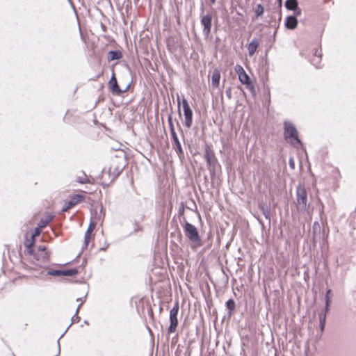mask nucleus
Instances as JSON below:
<instances>
[{
  "label": "nucleus",
  "instance_id": "obj_32",
  "mask_svg": "<svg viewBox=\"0 0 356 356\" xmlns=\"http://www.w3.org/2000/svg\"><path fill=\"white\" fill-rule=\"evenodd\" d=\"M45 225H46V222H41V225H40V227H44Z\"/></svg>",
  "mask_w": 356,
  "mask_h": 356
},
{
  "label": "nucleus",
  "instance_id": "obj_28",
  "mask_svg": "<svg viewBox=\"0 0 356 356\" xmlns=\"http://www.w3.org/2000/svg\"><path fill=\"white\" fill-rule=\"evenodd\" d=\"M33 243V241L32 243H31L29 245H27V250L28 252L30 253V254H33V249L31 248L32 245Z\"/></svg>",
  "mask_w": 356,
  "mask_h": 356
},
{
  "label": "nucleus",
  "instance_id": "obj_16",
  "mask_svg": "<svg viewBox=\"0 0 356 356\" xmlns=\"http://www.w3.org/2000/svg\"><path fill=\"white\" fill-rule=\"evenodd\" d=\"M122 54L118 51H111L108 53V59L110 60H118L121 58Z\"/></svg>",
  "mask_w": 356,
  "mask_h": 356
},
{
  "label": "nucleus",
  "instance_id": "obj_19",
  "mask_svg": "<svg viewBox=\"0 0 356 356\" xmlns=\"http://www.w3.org/2000/svg\"><path fill=\"white\" fill-rule=\"evenodd\" d=\"M325 319H326V314H321L319 315V321H320V327L321 332L324 330L325 325Z\"/></svg>",
  "mask_w": 356,
  "mask_h": 356
},
{
  "label": "nucleus",
  "instance_id": "obj_31",
  "mask_svg": "<svg viewBox=\"0 0 356 356\" xmlns=\"http://www.w3.org/2000/svg\"><path fill=\"white\" fill-rule=\"evenodd\" d=\"M295 10V15H300V13H301V10H300V9H299V8H296V10Z\"/></svg>",
  "mask_w": 356,
  "mask_h": 356
},
{
  "label": "nucleus",
  "instance_id": "obj_22",
  "mask_svg": "<svg viewBox=\"0 0 356 356\" xmlns=\"http://www.w3.org/2000/svg\"><path fill=\"white\" fill-rule=\"evenodd\" d=\"M95 227V224H93L92 222H90L86 233L92 235V232L94 230Z\"/></svg>",
  "mask_w": 356,
  "mask_h": 356
},
{
  "label": "nucleus",
  "instance_id": "obj_26",
  "mask_svg": "<svg viewBox=\"0 0 356 356\" xmlns=\"http://www.w3.org/2000/svg\"><path fill=\"white\" fill-rule=\"evenodd\" d=\"M40 228H36V229H35V232H34V234H33V236H32L33 239V238H34V237H35L36 236H38V235L40 234Z\"/></svg>",
  "mask_w": 356,
  "mask_h": 356
},
{
  "label": "nucleus",
  "instance_id": "obj_6",
  "mask_svg": "<svg viewBox=\"0 0 356 356\" xmlns=\"http://www.w3.org/2000/svg\"><path fill=\"white\" fill-rule=\"evenodd\" d=\"M182 107L185 118L184 124L187 128H190L193 122V111L189 106L188 101L185 98L182 99Z\"/></svg>",
  "mask_w": 356,
  "mask_h": 356
},
{
  "label": "nucleus",
  "instance_id": "obj_34",
  "mask_svg": "<svg viewBox=\"0 0 356 356\" xmlns=\"http://www.w3.org/2000/svg\"><path fill=\"white\" fill-rule=\"evenodd\" d=\"M278 1L280 2V4L282 3V0H278Z\"/></svg>",
  "mask_w": 356,
  "mask_h": 356
},
{
  "label": "nucleus",
  "instance_id": "obj_12",
  "mask_svg": "<svg viewBox=\"0 0 356 356\" xmlns=\"http://www.w3.org/2000/svg\"><path fill=\"white\" fill-rule=\"evenodd\" d=\"M109 86L113 92H115L116 94H120V92H122V90H120V87L118 85V82L115 79L114 73H113L112 77L109 81Z\"/></svg>",
  "mask_w": 356,
  "mask_h": 356
},
{
  "label": "nucleus",
  "instance_id": "obj_7",
  "mask_svg": "<svg viewBox=\"0 0 356 356\" xmlns=\"http://www.w3.org/2000/svg\"><path fill=\"white\" fill-rule=\"evenodd\" d=\"M170 120H171V117L169 118V121H170ZM169 123L170 125V134H171V136H172V138L173 140L174 148H175L176 152L178 154L179 156L181 158L184 156V152H183V149H182L181 143L178 139V137L175 131V129H174L172 122H169Z\"/></svg>",
  "mask_w": 356,
  "mask_h": 356
},
{
  "label": "nucleus",
  "instance_id": "obj_18",
  "mask_svg": "<svg viewBox=\"0 0 356 356\" xmlns=\"http://www.w3.org/2000/svg\"><path fill=\"white\" fill-rule=\"evenodd\" d=\"M264 13V8L261 4H258L254 9L255 17L261 16Z\"/></svg>",
  "mask_w": 356,
  "mask_h": 356
},
{
  "label": "nucleus",
  "instance_id": "obj_9",
  "mask_svg": "<svg viewBox=\"0 0 356 356\" xmlns=\"http://www.w3.org/2000/svg\"><path fill=\"white\" fill-rule=\"evenodd\" d=\"M49 253L46 250L44 246H40L38 248V251L35 253V258L38 260H41L42 261H47L49 259Z\"/></svg>",
  "mask_w": 356,
  "mask_h": 356
},
{
  "label": "nucleus",
  "instance_id": "obj_8",
  "mask_svg": "<svg viewBox=\"0 0 356 356\" xmlns=\"http://www.w3.org/2000/svg\"><path fill=\"white\" fill-rule=\"evenodd\" d=\"M201 23L204 26L203 33L205 35H208L211 29V16L210 15L204 16L202 18Z\"/></svg>",
  "mask_w": 356,
  "mask_h": 356
},
{
  "label": "nucleus",
  "instance_id": "obj_3",
  "mask_svg": "<svg viewBox=\"0 0 356 356\" xmlns=\"http://www.w3.org/2000/svg\"><path fill=\"white\" fill-rule=\"evenodd\" d=\"M284 137L294 146L300 144V140L298 137V131L296 127L290 122L284 123Z\"/></svg>",
  "mask_w": 356,
  "mask_h": 356
},
{
  "label": "nucleus",
  "instance_id": "obj_15",
  "mask_svg": "<svg viewBox=\"0 0 356 356\" xmlns=\"http://www.w3.org/2000/svg\"><path fill=\"white\" fill-rule=\"evenodd\" d=\"M298 1L297 0H287L285 3V7L288 10H296L298 8Z\"/></svg>",
  "mask_w": 356,
  "mask_h": 356
},
{
  "label": "nucleus",
  "instance_id": "obj_30",
  "mask_svg": "<svg viewBox=\"0 0 356 356\" xmlns=\"http://www.w3.org/2000/svg\"><path fill=\"white\" fill-rule=\"evenodd\" d=\"M87 181V178L84 177V178H80L78 181L81 183V184H83V183H86Z\"/></svg>",
  "mask_w": 356,
  "mask_h": 356
},
{
  "label": "nucleus",
  "instance_id": "obj_33",
  "mask_svg": "<svg viewBox=\"0 0 356 356\" xmlns=\"http://www.w3.org/2000/svg\"><path fill=\"white\" fill-rule=\"evenodd\" d=\"M177 102H178V107H179V106H180V101H179V97L177 98Z\"/></svg>",
  "mask_w": 356,
  "mask_h": 356
},
{
  "label": "nucleus",
  "instance_id": "obj_21",
  "mask_svg": "<svg viewBox=\"0 0 356 356\" xmlns=\"http://www.w3.org/2000/svg\"><path fill=\"white\" fill-rule=\"evenodd\" d=\"M90 239H91V235L85 233V237H84V246H85V248H86L88 245L90 241Z\"/></svg>",
  "mask_w": 356,
  "mask_h": 356
},
{
  "label": "nucleus",
  "instance_id": "obj_14",
  "mask_svg": "<svg viewBox=\"0 0 356 356\" xmlns=\"http://www.w3.org/2000/svg\"><path fill=\"white\" fill-rule=\"evenodd\" d=\"M258 47H259V42H258L257 40H256V39L252 40L248 44V50L249 55L253 56L254 54L256 52Z\"/></svg>",
  "mask_w": 356,
  "mask_h": 356
},
{
  "label": "nucleus",
  "instance_id": "obj_27",
  "mask_svg": "<svg viewBox=\"0 0 356 356\" xmlns=\"http://www.w3.org/2000/svg\"><path fill=\"white\" fill-rule=\"evenodd\" d=\"M289 165H290V167H291L292 169H293V168H294V167H295V164H294V160H293V158H290V159H289Z\"/></svg>",
  "mask_w": 356,
  "mask_h": 356
},
{
  "label": "nucleus",
  "instance_id": "obj_2",
  "mask_svg": "<svg viewBox=\"0 0 356 356\" xmlns=\"http://www.w3.org/2000/svg\"><path fill=\"white\" fill-rule=\"evenodd\" d=\"M235 72L238 76V79L242 84L246 86L247 88L252 93H255V88L254 84L252 83L249 76L245 72L243 67L240 65L235 66Z\"/></svg>",
  "mask_w": 356,
  "mask_h": 356
},
{
  "label": "nucleus",
  "instance_id": "obj_10",
  "mask_svg": "<svg viewBox=\"0 0 356 356\" xmlns=\"http://www.w3.org/2000/svg\"><path fill=\"white\" fill-rule=\"evenodd\" d=\"M82 199V196L79 195H76L74 196L70 201H68L65 206L63 207L62 211L65 212L67 211L76 205L78 202L81 201Z\"/></svg>",
  "mask_w": 356,
  "mask_h": 356
},
{
  "label": "nucleus",
  "instance_id": "obj_4",
  "mask_svg": "<svg viewBox=\"0 0 356 356\" xmlns=\"http://www.w3.org/2000/svg\"><path fill=\"white\" fill-rule=\"evenodd\" d=\"M184 230L186 237L195 244L198 245H200V236L197 229L193 225L189 222H186L184 227Z\"/></svg>",
  "mask_w": 356,
  "mask_h": 356
},
{
  "label": "nucleus",
  "instance_id": "obj_20",
  "mask_svg": "<svg viewBox=\"0 0 356 356\" xmlns=\"http://www.w3.org/2000/svg\"><path fill=\"white\" fill-rule=\"evenodd\" d=\"M226 306L230 312H232L235 308V302L232 299H229L227 301Z\"/></svg>",
  "mask_w": 356,
  "mask_h": 356
},
{
  "label": "nucleus",
  "instance_id": "obj_1",
  "mask_svg": "<svg viewBox=\"0 0 356 356\" xmlns=\"http://www.w3.org/2000/svg\"><path fill=\"white\" fill-rule=\"evenodd\" d=\"M297 209L300 212H305L307 208V193L304 186L300 184L296 190Z\"/></svg>",
  "mask_w": 356,
  "mask_h": 356
},
{
  "label": "nucleus",
  "instance_id": "obj_29",
  "mask_svg": "<svg viewBox=\"0 0 356 356\" xmlns=\"http://www.w3.org/2000/svg\"><path fill=\"white\" fill-rule=\"evenodd\" d=\"M330 307V302H325V312L323 314H326V312H328Z\"/></svg>",
  "mask_w": 356,
  "mask_h": 356
},
{
  "label": "nucleus",
  "instance_id": "obj_35",
  "mask_svg": "<svg viewBox=\"0 0 356 356\" xmlns=\"http://www.w3.org/2000/svg\"><path fill=\"white\" fill-rule=\"evenodd\" d=\"M212 1V3H214V0H211Z\"/></svg>",
  "mask_w": 356,
  "mask_h": 356
},
{
  "label": "nucleus",
  "instance_id": "obj_23",
  "mask_svg": "<svg viewBox=\"0 0 356 356\" xmlns=\"http://www.w3.org/2000/svg\"><path fill=\"white\" fill-rule=\"evenodd\" d=\"M49 274L54 276H61V270H55L49 272Z\"/></svg>",
  "mask_w": 356,
  "mask_h": 356
},
{
  "label": "nucleus",
  "instance_id": "obj_25",
  "mask_svg": "<svg viewBox=\"0 0 356 356\" xmlns=\"http://www.w3.org/2000/svg\"><path fill=\"white\" fill-rule=\"evenodd\" d=\"M78 302H80L78 307H77V309H76V312H78L79 308L81 307L82 304L84 302V299L83 298H77L76 300Z\"/></svg>",
  "mask_w": 356,
  "mask_h": 356
},
{
  "label": "nucleus",
  "instance_id": "obj_24",
  "mask_svg": "<svg viewBox=\"0 0 356 356\" xmlns=\"http://www.w3.org/2000/svg\"><path fill=\"white\" fill-rule=\"evenodd\" d=\"M331 292V290L330 289H328L326 292V294H325V302H330V293Z\"/></svg>",
  "mask_w": 356,
  "mask_h": 356
},
{
  "label": "nucleus",
  "instance_id": "obj_13",
  "mask_svg": "<svg viewBox=\"0 0 356 356\" xmlns=\"http://www.w3.org/2000/svg\"><path fill=\"white\" fill-rule=\"evenodd\" d=\"M220 72L218 69H215L213 72L211 76V83L212 86L214 88H218L220 84Z\"/></svg>",
  "mask_w": 356,
  "mask_h": 356
},
{
  "label": "nucleus",
  "instance_id": "obj_11",
  "mask_svg": "<svg viewBox=\"0 0 356 356\" xmlns=\"http://www.w3.org/2000/svg\"><path fill=\"white\" fill-rule=\"evenodd\" d=\"M298 24V20L295 16H288L285 21V26L289 29H294Z\"/></svg>",
  "mask_w": 356,
  "mask_h": 356
},
{
  "label": "nucleus",
  "instance_id": "obj_5",
  "mask_svg": "<svg viewBox=\"0 0 356 356\" xmlns=\"http://www.w3.org/2000/svg\"><path fill=\"white\" fill-rule=\"evenodd\" d=\"M178 312H179V304L176 303L170 312V324L168 327V332L170 333H173L176 331V329H177V327L178 325V319H177Z\"/></svg>",
  "mask_w": 356,
  "mask_h": 356
},
{
  "label": "nucleus",
  "instance_id": "obj_17",
  "mask_svg": "<svg viewBox=\"0 0 356 356\" xmlns=\"http://www.w3.org/2000/svg\"><path fill=\"white\" fill-rule=\"evenodd\" d=\"M78 273L76 269L61 270L62 276H74Z\"/></svg>",
  "mask_w": 356,
  "mask_h": 356
}]
</instances>
